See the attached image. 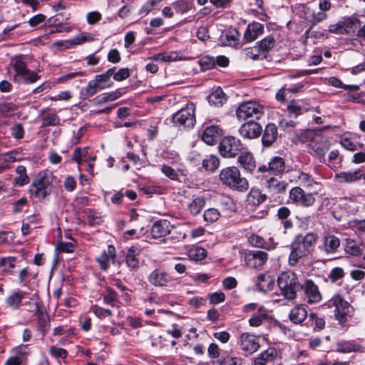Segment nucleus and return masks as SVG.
Masks as SVG:
<instances>
[{"instance_id": "f257e3e1", "label": "nucleus", "mask_w": 365, "mask_h": 365, "mask_svg": "<svg viewBox=\"0 0 365 365\" xmlns=\"http://www.w3.org/2000/svg\"><path fill=\"white\" fill-rule=\"evenodd\" d=\"M318 240V235L313 232L305 235H297L291 244V252L289 256V264L296 265L299 261L311 254Z\"/></svg>"}, {"instance_id": "f03ea898", "label": "nucleus", "mask_w": 365, "mask_h": 365, "mask_svg": "<svg viewBox=\"0 0 365 365\" xmlns=\"http://www.w3.org/2000/svg\"><path fill=\"white\" fill-rule=\"evenodd\" d=\"M219 177L221 182L232 190L243 192L249 188L248 180L242 177L240 170L235 166L222 169Z\"/></svg>"}, {"instance_id": "7ed1b4c3", "label": "nucleus", "mask_w": 365, "mask_h": 365, "mask_svg": "<svg viewBox=\"0 0 365 365\" xmlns=\"http://www.w3.org/2000/svg\"><path fill=\"white\" fill-rule=\"evenodd\" d=\"M277 284L282 295L289 300L296 297L297 292L301 287L297 275L291 271L281 273L277 278Z\"/></svg>"}, {"instance_id": "20e7f679", "label": "nucleus", "mask_w": 365, "mask_h": 365, "mask_svg": "<svg viewBox=\"0 0 365 365\" xmlns=\"http://www.w3.org/2000/svg\"><path fill=\"white\" fill-rule=\"evenodd\" d=\"M51 175L46 171L40 172L34 178L30 187L29 192L32 196L39 200L44 199L50 191L48 190L51 183Z\"/></svg>"}, {"instance_id": "39448f33", "label": "nucleus", "mask_w": 365, "mask_h": 365, "mask_svg": "<svg viewBox=\"0 0 365 365\" xmlns=\"http://www.w3.org/2000/svg\"><path fill=\"white\" fill-rule=\"evenodd\" d=\"M327 305L328 307H335L334 314L340 323L346 322L353 312V307L339 294L334 295Z\"/></svg>"}, {"instance_id": "423d86ee", "label": "nucleus", "mask_w": 365, "mask_h": 365, "mask_svg": "<svg viewBox=\"0 0 365 365\" xmlns=\"http://www.w3.org/2000/svg\"><path fill=\"white\" fill-rule=\"evenodd\" d=\"M243 150L241 141L233 136H225L220 143L219 151L220 155L226 158H232Z\"/></svg>"}, {"instance_id": "0eeeda50", "label": "nucleus", "mask_w": 365, "mask_h": 365, "mask_svg": "<svg viewBox=\"0 0 365 365\" xmlns=\"http://www.w3.org/2000/svg\"><path fill=\"white\" fill-rule=\"evenodd\" d=\"M264 113V106L256 101H247L241 103L237 110L236 115L240 120H246L249 118H259Z\"/></svg>"}, {"instance_id": "6e6552de", "label": "nucleus", "mask_w": 365, "mask_h": 365, "mask_svg": "<svg viewBox=\"0 0 365 365\" xmlns=\"http://www.w3.org/2000/svg\"><path fill=\"white\" fill-rule=\"evenodd\" d=\"M175 123L190 128L195 123V106L194 103H187L185 108H181L173 115Z\"/></svg>"}, {"instance_id": "1a4fd4ad", "label": "nucleus", "mask_w": 365, "mask_h": 365, "mask_svg": "<svg viewBox=\"0 0 365 365\" xmlns=\"http://www.w3.org/2000/svg\"><path fill=\"white\" fill-rule=\"evenodd\" d=\"M114 71L115 68H112L102 74L96 75L93 80L89 81L87 87L86 88L87 95L92 96L98 91L106 88L104 83L110 80V77L113 75Z\"/></svg>"}, {"instance_id": "9d476101", "label": "nucleus", "mask_w": 365, "mask_h": 365, "mask_svg": "<svg viewBox=\"0 0 365 365\" xmlns=\"http://www.w3.org/2000/svg\"><path fill=\"white\" fill-rule=\"evenodd\" d=\"M34 315L37 319V329L44 336L50 329V319L40 299L35 302Z\"/></svg>"}, {"instance_id": "9b49d317", "label": "nucleus", "mask_w": 365, "mask_h": 365, "mask_svg": "<svg viewBox=\"0 0 365 365\" xmlns=\"http://www.w3.org/2000/svg\"><path fill=\"white\" fill-rule=\"evenodd\" d=\"M238 344L245 355L252 354L259 348V338L249 333H242L240 335Z\"/></svg>"}, {"instance_id": "f8f14e48", "label": "nucleus", "mask_w": 365, "mask_h": 365, "mask_svg": "<svg viewBox=\"0 0 365 365\" xmlns=\"http://www.w3.org/2000/svg\"><path fill=\"white\" fill-rule=\"evenodd\" d=\"M289 199L293 202L304 207H310L315 202L314 195L312 193H305L300 187H294L290 190Z\"/></svg>"}, {"instance_id": "ddd939ff", "label": "nucleus", "mask_w": 365, "mask_h": 365, "mask_svg": "<svg viewBox=\"0 0 365 365\" xmlns=\"http://www.w3.org/2000/svg\"><path fill=\"white\" fill-rule=\"evenodd\" d=\"M244 258L247 267L257 269L267 262L268 255L262 250H250L245 253Z\"/></svg>"}, {"instance_id": "4468645a", "label": "nucleus", "mask_w": 365, "mask_h": 365, "mask_svg": "<svg viewBox=\"0 0 365 365\" xmlns=\"http://www.w3.org/2000/svg\"><path fill=\"white\" fill-rule=\"evenodd\" d=\"M309 145L312 151L316 155L322 158L320 162L327 163L324 155L329 149V143L327 138L322 135L320 133H314Z\"/></svg>"}, {"instance_id": "2eb2a0df", "label": "nucleus", "mask_w": 365, "mask_h": 365, "mask_svg": "<svg viewBox=\"0 0 365 365\" xmlns=\"http://www.w3.org/2000/svg\"><path fill=\"white\" fill-rule=\"evenodd\" d=\"M320 242L319 249L328 255L336 253L341 244L339 238L330 233H324Z\"/></svg>"}, {"instance_id": "dca6fc26", "label": "nucleus", "mask_w": 365, "mask_h": 365, "mask_svg": "<svg viewBox=\"0 0 365 365\" xmlns=\"http://www.w3.org/2000/svg\"><path fill=\"white\" fill-rule=\"evenodd\" d=\"M301 289L304 290L305 297L308 304L318 303L322 300V294L318 287L311 279H307L301 285Z\"/></svg>"}, {"instance_id": "f3484780", "label": "nucleus", "mask_w": 365, "mask_h": 365, "mask_svg": "<svg viewBox=\"0 0 365 365\" xmlns=\"http://www.w3.org/2000/svg\"><path fill=\"white\" fill-rule=\"evenodd\" d=\"M173 281V278L160 269H154L148 276V282L155 287H167Z\"/></svg>"}, {"instance_id": "a211bd4d", "label": "nucleus", "mask_w": 365, "mask_h": 365, "mask_svg": "<svg viewBox=\"0 0 365 365\" xmlns=\"http://www.w3.org/2000/svg\"><path fill=\"white\" fill-rule=\"evenodd\" d=\"M262 131L261 125L252 120L242 124L239 129L240 135L248 139H254L259 137Z\"/></svg>"}, {"instance_id": "6ab92c4d", "label": "nucleus", "mask_w": 365, "mask_h": 365, "mask_svg": "<svg viewBox=\"0 0 365 365\" xmlns=\"http://www.w3.org/2000/svg\"><path fill=\"white\" fill-rule=\"evenodd\" d=\"M288 184L284 181L280 180L274 177H271L266 182V189L267 191L272 195L277 194L284 193L287 188Z\"/></svg>"}, {"instance_id": "aec40b11", "label": "nucleus", "mask_w": 365, "mask_h": 365, "mask_svg": "<svg viewBox=\"0 0 365 365\" xmlns=\"http://www.w3.org/2000/svg\"><path fill=\"white\" fill-rule=\"evenodd\" d=\"M361 169L358 168L354 170L343 171L336 174L335 178L340 183H353L361 180Z\"/></svg>"}, {"instance_id": "412c9836", "label": "nucleus", "mask_w": 365, "mask_h": 365, "mask_svg": "<svg viewBox=\"0 0 365 365\" xmlns=\"http://www.w3.org/2000/svg\"><path fill=\"white\" fill-rule=\"evenodd\" d=\"M336 351L339 353H350L352 351L364 352L365 348L354 341H339L336 343Z\"/></svg>"}, {"instance_id": "4be33fe9", "label": "nucleus", "mask_w": 365, "mask_h": 365, "mask_svg": "<svg viewBox=\"0 0 365 365\" xmlns=\"http://www.w3.org/2000/svg\"><path fill=\"white\" fill-rule=\"evenodd\" d=\"M237 162L245 171L252 173L256 168V162L253 155L250 152H240Z\"/></svg>"}, {"instance_id": "5701e85b", "label": "nucleus", "mask_w": 365, "mask_h": 365, "mask_svg": "<svg viewBox=\"0 0 365 365\" xmlns=\"http://www.w3.org/2000/svg\"><path fill=\"white\" fill-rule=\"evenodd\" d=\"M27 295V292L22 290H16L8 296L5 299L7 307L12 309H18L22 305V301Z\"/></svg>"}, {"instance_id": "b1692460", "label": "nucleus", "mask_w": 365, "mask_h": 365, "mask_svg": "<svg viewBox=\"0 0 365 365\" xmlns=\"http://www.w3.org/2000/svg\"><path fill=\"white\" fill-rule=\"evenodd\" d=\"M264 33V25L259 22H252L248 24L244 34L247 41H253Z\"/></svg>"}, {"instance_id": "393cba45", "label": "nucleus", "mask_w": 365, "mask_h": 365, "mask_svg": "<svg viewBox=\"0 0 365 365\" xmlns=\"http://www.w3.org/2000/svg\"><path fill=\"white\" fill-rule=\"evenodd\" d=\"M141 250L137 247H130L125 255V263L127 266L133 270H136L140 267V260L138 257Z\"/></svg>"}, {"instance_id": "a878e982", "label": "nucleus", "mask_w": 365, "mask_h": 365, "mask_svg": "<svg viewBox=\"0 0 365 365\" xmlns=\"http://www.w3.org/2000/svg\"><path fill=\"white\" fill-rule=\"evenodd\" d=\"M277 128L274 123H268L264 130L262 142L264 146L269 147L277 140Z\"/></svg>"}, {"instance_id": "bb28decb", "label": "nucleus", "mask_w": 365, "mask_h": 365, "mask_svg": "<svg viewBox=\"0 0 365 365\" xmlns=\"http://www.w3.org/2000/svg\"><path fill=\"white\" fill-rule=\"evenodd\" d=\"M220 131V128L217 125L208 126L204 130L202 134V139L208 145H214L218 140Z\"/></svg>"}, {"instance_id": "cd10ccee", "label": "nucleus", "mask_w": 365, "mask_h": 365, "mask_svg": "<svg viewBox=\"0 0 365 365\" xmlns=\"http://www.w3.org/2000/svg\"><path fill=\"white\" fill-rule=\"evenodd\" d=\"M169 232V222L166 220L155 222L153 225L150 231L152 237L155 239L165 237Z\"/></svg>"}, {"instance_id": "c85d7f7f", "label": "nucleus", "mask_w": 365, "mask_h": 365, "mask_svg": "<svg viewBox=\"0 0 365 365\" xmlns=\"http://www.w3.org/2000/svg\"><path fill=\"white\" fill-rule=\"evenodd\" d=\"M266 199L267 195L262 193L259 189L252 187L247 195V202L248 205L256 207L263 203Z\"/></svg>"}, {"instance_id": "c756f323", "label": "nucleus", "mask_w": 365, "mask_h": 365, "mask_svg": "<svg viewBox=\"0 0 365 365\" xmlns=\"http://www.w3.org/2000/svg\"><path fill=\"white\" fill-rule=\"evenodd\" d=\"M307 317V311L302 305L292 308L289 314L290 321L295 324H302Z\"/></svg>"}, {"instance_id": "7c9ffc66", "label": "nucleus", "mask_w": 365, "mask_h": 365, "mask_svg": "<svg viewBox=\"0 0 365 365\" xmlns=\"http://www.w3.org/2000/svg\"><path fill=\"white\" fill-rule=\"evenodd\" d=\"M115 257V248L113 245H108L107 251L103 252L101 256L97 258L101 269L106 270L109 266L110 259H114Z\"/></svg>"}, {"instance_id": "2f4dec72", "label": "nucleus", "mask_w": 365, "mask_h": 365, "mask_svg": "<svg viewBox=\"0 0 365 365\" xmlns=\"http://www.w3.org/2000/svg\"><path fill=\"white\" fill-rule=\"evenodd\" d=\"M277 357V351L274 348H269L266 351L255 358L254 361L255 365H266L273 361Z\"/></svg>"}, {"instance_id": "473e14b6", "label": "nucleus", "mask_w": 365, "mask_h": 365, "mask_svg": "<svg viewBox=\"0 0 365 365\" xmlns=\"http://www.w3.org/2000/svg\"><path fill=\"white\" fill-rule=\"evenodd\" d=\"M207 100L210 105L221 107L227 101V98L223 91L218 88L209 95Z\"/></svg>"}, {"instance_id": "72a5a7b5", "label": "nucleus", "mask_w": 365, "mask_h": 365, "mask_svg": "<svg viewBox=\"0 0 365 365\" xmlns=\"http://www.w3.org/2000/svg\"><path fill=\"white\" fill-rule=\"evenodd\" d=\"M285 163L281 157H274L268 164L269 171L274 175L282 174L285 171Z\"/></svg>"}, {"instance_id": "f704fd0d", "label": "nucleus", "mask_w": 365, "mask_h": 365, "mask_svg": "<svg viewBox=\"0 0 365 365\" xmlns=\"http://www.w3.org/2000/svg\"><path fill=\"white\" fill-rule=\"evenodd\" d=\"M274 279L268 274H260L257 277V284L261 291L267 292L272 289Z\"/></svg>"}, {"instance_id": "c9c22d12", "label": "nucleus", "mask_w": 365, "mask_h": 365, "mask_svg": "<svg viewBox=\"0 0 365 365\" xmlns=\"http://www.w3.org/2000/svg\"><path fill=\"white\" fill-rule=\"evenodd\" d=\"M342 31L344 34H349L354 32L358 25L360 24V20L354 16L344 18L341 20Z\"/></svg>"}, {"instance_id": "e433bc0d", "label": "nucleus", "mask_w": 365, "mask_h": 365, "mask_svg": "<svg viewBox=\"0 0 365 365\" xmlns=\"http://www.w3.org/2000/svg\"><path fill=\"white\" fill-rule=\"evenodd\" d=\"M11 64L16 71L14 80L16 82L20 83L21 78H19V76L24 74V72H26L28 69L26 63L21 59V58L16 57L11 60Z\"/></svg>"}, {"instance_id": "4c0bfd02", "label": "nucleus", "mask_w": 365, "mask_h": 365, "mask_svg": "<svg viewBox=\"0 0 365 365\" xmlns=\"http://www.w3.org/2000/svg\"><path fill=\"white\" fill-rule=\"evenodd\" d=\"M17 176L14 178V185L24 186L30 182V178L26 174V169L24 165H19L16 168Z\"/></svg>"}, {"instance_id": "58836bf2", "label": "nucleus", "mask_w": 365, "mask_h": 365, "mask_svg": "<svg viewBox=\"0 0 365 365\" xmlns=\"http://www.w3.org/2000/svg\"><path fill=\"white\" fill-rule=\"evenodd\" d=\"M243 53L247 58L252 60H259L266 58L257 43L252 47L245 48Z\"/></svg>"}, {"instance_id": "ea45409f", "label": "nucleus", "mask_w": 365, "mask_h": 365, "mask_svg": "<svg viewBox=\"0 0 365 365\" xmlns=\"http://www.w3.org/2000/svg\"><path fill=\"white\" fill-rule=\"evenodd\" d=\"M268 314L265 310L262 307L258 308L257 313L255 314L250 319L249 324L251 327H259L262 325L264 321L267 320Z\"/></svg>"}, {"instance_id": "a19ab883", "label": "nucleus", "mask_w": 365, "mask_h": 365, "mask_svg": "<svg viewBox=\"0 0 365 365\" xmlns=\"http://www.w3.org/2000/svg\"><path fill=\"white\" fill-rule=\"evenodd\" d=\"M297 181L299 185L305 187H312L318 185L317 181L308 173L299 171L297 176Z\"/></svg>"}, {"instance_id": "79ce46f5", "label": "nucleus", "mask_w": 365, "mask_h": 365, "mask_svg": "<svg viewBox=\"0 0 365 365\" xmlns=\"http://www.w3.org/2000/svg\"><path fill=\"white\" fill-rule=\"evenodd\" d=\"M219 165L220 160L214 155L206 156L202 161V167L207 171H215Z\"/></svg>"}, {"instance_id": "37998d69", "label": "nucleus", "mask_w": 365, "mask_h": 365, "mask_svg": "<svg viewBox=\"0 0 365 365\" xmlns=\"http://www.w3.org/2000/svg\"><path fill=\"white\" fill-rule=\"evenodd\" d=\"M205 205V201L203 197H197L192 200V201L188 205L189 212L193 215H198Z\"/></svg>"}, {"instance_id": "c03bdc74", "label": "nucleus", "mask_w": 365, "mask_h": 365, "mask_svg": "<svg viewBox=\"0 0 365 365\" xmlns=\"http://www.w3.org/2000/svg\"><path fill=\"white\" fill-rule=\"evenodd\" d=\"M262 53L266 56L267 53L275 46V39L272 36H268L257 43Z\"/></svg>"}, {"instance_id": "a18cd8bd", "label": "nucleus", "mask_w": 365, "mask_h": 365, "mask_svg": "<svg viewBox=\"0 0 365 365\" xmlns=\"http://www.w3.org/2000/svg\"><path fill=\"white\" fill-rule=\"evenodd\" d=\"M189 258L193 261L202 260L207 255L206 250L198 246H194L188 250Z\"/></svg>"}, {"instance_id": "49530a36", "label": "nucleus", "mask_w": 365, "mask_h": 365, "mask_svg": "<svg viewBox=\"0 0 365 365\" xmlns=\"http://www.w3.org/2000/svg\"><path fill=\"white\" fill-rule=\"evenodd\" d=\"M16 266V259L12 257H4L0 258V268L4 272L13 274L12 269Z\"/></svg>"}, {"instance_id": "de8ad7c7", "label": "nucleus", "mask_w": 365, "mask_h": 365, "mask_svg": "<svg viewBox=\"0 0 365 365\" xmlns=\"http://www.w3.org/2000/svg\"><path fill=\"white\" fill-rule=\"evenodd\" d=\"M173 6L178 14H185L192 9V3L188 0H178L173 4Z\"/></svg>"}, {"instance_id": "09e8293b", "label": "nucleus", "mask_w": 365, "mask_h": 365, "mask_svg": "<svg viewBox=\"0 0 365 365\" xmlns=\"http://www.w3.org/2000/svg\"><path fill=\"white\" fill-rule=\"evenodd\" d=\"M103 302L106 304L114 307L115 302L118 301L117 293L110 287H108L103 294Z\"/></svg>"}, {"instance_id": "8fccbe9b", "label": "nucleus", "mask_w": 365, "mask_h": 365, "mask_svg": "<svg viewBox=\"0 0 365 365\" xmlns=\"http://www.w3.org/2000/svg\"><path fill=\"white\" fill-rule=\"evenodd\" d=\"M343 148L348 150L355 151L363 148L362 143H356L354 140L349 138H343L341 140Z\"/></svg>"}, {"instance_id": "3c124183", "label": "nucleus", "mask_w": 365, "mask_h": 365, "mask_svg": "<svg viewBox=\"0 0 365 365\" xmlns=\"http://www.w3.org/2000/svg\"><path fill=\"white\" fill-rule=\"evenodd\" d=\"M345 276V272L341 267H336L331 269L328 274V279L331 283H336Z\"/></svg>"}, {"instance_id": "603ef678", "label": "nucleus", "mask_w": 365, "mask_h": 365, "mask_svg": "<svg viewBox=\"0 0 365 365\" xmlns=\"http://www.w3.org/2000/svg\"><path fill=\"white\" fill-rule=\"evenodd\" d=\"M60 118L55 113H47L42 118V127L56 126L59 125Z\"/></svg>"}, {"instance_id": "864d4df0", "label": "nucleus", "mask_w": 365, "mask_h": 365, "mask_svg": "<svg viewBox=\"0 0 365 365\" xmlns=\"http://www.w3.org/2000/svg\"><path fill=\"white\" fill-rule=\"evenodd\" d=\"M19 78H21L20 83H33L40 78V76H38L35 71H31L28 68L26 72H24V74L19 76Z\"/></svg>"}, {"instance_id": "5fc2aeb1", "label": "nucleus", "mask_w": 365, "mask_h": 365, "mask_svg": "<svg viewBox=\"0 0 365 365\" xmlns=\"http://www.w3.org/2000/svg\"><path fill=\"white\" fill-rule=\"evenodd\" d=\"M202 71H208L215 67L214 57L210 56H205L200 58L198 61Z\"/></svg>"}, {"instance_id": "6e6d98bb", "label": "nucleus", "mask_w": 365, "mask_h": 365, "mask_svg": "<svg viewBox=\"0 0 365 365\" xmlns=\"http://www.w3.org/2000/svg\"><path fill=\"white\" fill-rule=\"evenodd\" d=\"M16 109L14 104L11 103H0V116L8 117Z\"/></svg>"}, {"instance_id": "4d7b16f0", "label": "nucleus", "mask_w": 365, "mask_h": 365, "mask_svg": "<svg viewBox=\"0 0 365 365\" xmlns=\"http://www.w3.org/2000/svg\"><path fill=\"white\" fill-rule=\"evenodd\" d=\"M220 215V212L217 209L210 208L205 211L203 217L206 222L212 223L219 219Z\"/></svg>"}, {"instance_id": "13d9d810", "label": "nucleus", "mask_w": 365, "mask_h": 365, "mask_svg": "<svg viewBox=\"0 0 365 365\" xmlns=\"http://www.w3.org/2000/svg\"><path fill=\"white\" fill-rule=\"evenodd\" d=\"M73 44L75 46L83 44L86 42H91L93 41V38L92 37L91 34L88 33H82L76 36H74L73 38Z\"/></svg>"}, {"instance_id": "bf43d9fd", "label": "nucleus", "mask_w": 365, "mask_h": 365, "mask_svg": "<svg viewBox=\"0 0 365 365\" xmlns=\"http://www.w3.org/2000/svg\"><path fill=\"white\" fill-rule=\"evenodd\" d=\"M287 110L289 112V113L294 114L295 116H298L303 113L306 109L302 108L298 102L295 101H292L290 102V103L287 106Z\"/></svg>"}, {"instance_id": "052dcab7", "label": "nucleus", "mask_w": 365, "mask_h": 365, "mask_svg": "<svg viewBox=\"0 0 365 365\" xmlns=\"http://www.w3.org/2000/svg\"><path fill=\"white\" fill-rule=\"evenodd\" d=\"M49 353L52 356L56 359H66L68 356V352L66 349L55 346L50 347Z\"/></svg>"}, {"instance_id": "680f3d73", "label": "nucleus", "mask_w": 365, "mask_h": 365, "mask_svg": "<svg viewBox=\"0 0 365 365\" xmlns=\"http://www.w3.org/2000/svg\"><path fill=\"white\" fill-rule=\"evenodd\" d=\"M93 312L98 318H106L112 315V311L108 309H104L98 305H94L91 307Z\"/></svg>"}, {"instance_id": "e2e57ef3", "label": "nucleus", "mask_w": 365, "mask_h": 365, "mask_svg": "<svg viewBox=\"0 0 365 365\" xmlns=\"http://www.w3.org/2000/svg\"><path fill=\"white\" fill-rule=\"evenodd\" d=\"M179 59L180 58L176 51H168L160 53V61L162 62L175 61Z\"/></svg>"}, {"instance_id": "0e129e2a", "label": "nucleus", "mask_w": 365, "mask_h": 365, "mask_svg": "<svg viewBox=\"0 0 365 365\" xmlns=\"http://www.w3.org/2000/svg\"><path fill=\"white\" fill-rule=\"evenodd\" d=\"M161 171L166 177L169 178L170 180H178V175L177 172L170 166L165 165H163L161 168Z\"/></svg>"}, {"instance_id": "69168bd1", "label": "nucleus", "mask_w": 365, "mask_h": 365, "mask_svg": "<svg viewBox=\"0 0 365 365\" xmlns=\"http://www.w3.org/2000/svg\"><path fill=\"white\" fill-rule=\"evenodd\" d=\"M242 359L240 357L227 356L221 361V365H242Z\"/></svg>"}, {"instance_id": "338daca9", "label": "nucleus", "mask_w": 365, "mask_h": 365, "mask_svg": "<svg viewBox=\"0 0 365 365\" xmlns=\"http://www.w3.org/2000/svg\"><path fill=\"white\" fill-rule=\"evenodd\" d=\"M130 76V71L127 68H120L118 72L115 73L113 72V76L114 80L117 81H122L126 78H128Z\"/></svg>"}, {"instance_id": "774afa93", "label": "nucleus", "mask_w": 365, "mask_h": 365, "mask_svg": "<svg viewBox=\"0 0 365 365\" xmlns=\"http://www.w3.org/2000/svg\"><path fill=\"white\" fill-rule=\"evenodd\" d=\"M349 224L354 230L359 232H365V218L363 220H353Z\"/></svg>"}]
</instances>
